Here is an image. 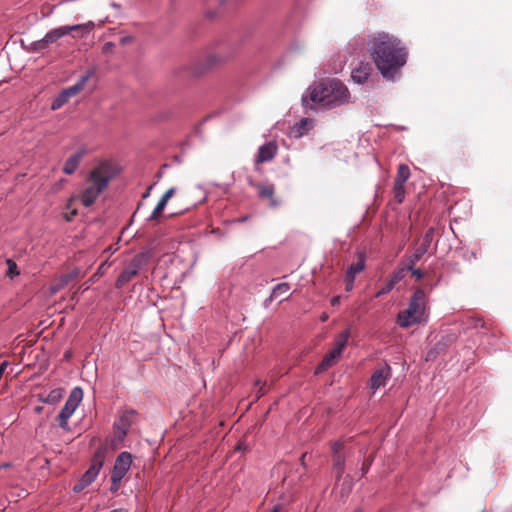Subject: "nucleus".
Segmentation results:
<instances>
[{"instance_id":"obj_28","label":"nucleus","mask_w":512,"mask_h":512,"mask_svg":"<svg viewBox=\"0 0 512 512\" xmlns=\"http://www.w3.org/2000/svg\"><path fill=\"white\" fill-rule=\"evenodd\" d=\"M167 201L163 200L162 198L159 200L158 204L152 211L151 215L148 217L149 221L157 220L160 213L165 209L167 205Z\"/></svg>"},{"instance_id":"obj_41","label":"nucleus","mask_w":512,"mask_h":512,"mask_svg":"<svg viewBox=\"0 0 512 512\" xmlns=\"http://www.w3.org/2000/svg\"><path fill=\"white\" fill-rule=\"evenodd\" d=\"M340 300H341V297L340 296H334L332 299H331V305L332 306H336L340 303Z\"/></svg>"},{"instance_id":"obj_7","label":"nucleus","mask_w":512,"mask_h":512,"mask_svg":"<svg viewBox=\"0 0 512 512\" xmlns=\"http://www.w3.org/2000/svg\"><path fill=\"white\" fill-rule=\"evenodd\" d=\"M83 399V390L80 387H75L71 390L64 406L57 416L59 426L64 431H70L68 423L69 418L73 415L79 404Z\"/></svg>"},{"instance_id":"obj_33","label":"nucleus","mask_w":512,"mask_h":512,"mask_svg":"<svg viewBox=\"0 0 512 512\" xmlns=\"http://www.w3.org/2000/svg\"><path fill=\"white\" fill-rule=\"evenodd\" d=\"M414 266L415 265H411L410 262L407 261L408 271H410L412 273V275L415 276L416 279H418V280L423 278V276H424L423 272L420 269L414 268Z\"/></svg>"},{"instance_id":"obj_40","label":"nucleus","mask_w":512,"mask_h":512,"mask_svg":"<svg viewBox=\"0 0 512 512\" xmlns=\"http://www.w3.org/2000/svg\"><path fill=\"white\" fill-rule=\"evenodd\" d=\"M113 47H114V44L112 42H107L103 45V52L107 53V52L111 51Z\"/></svg>"},{"instance_id":"obj_20","label":"nucleus","mask_w":512,"mask_h":512,"mask_svg":"<svg viewBox=\"0 0 512 512\" xmlns=\"http://www.w3.org/2000/svg\"><path fill=\"white\" fill-rule=\"evenodd\" d=\"M365 269V257L362 254H359L358 260L355 263H352L346 272L347 276H353L356 278V275L361 273Z\"/></svg>"},{"instance_id":"obj_44","label":"nucleus","mask_w":512,"mask_h":512,"mask_svg":"<svg viewBox=\"0 0 512 512\" xmlns=\"http://www.w3.org/2000/svg\"><path fill=\"white\" fill-rule=\"evenodd\" d=\"M247 219H248V216H243V217H240V218L234 220V222L242 223V222H245Z\"/></svg>"},{"instance_id":"obj_37","label":"nucleus","mask_w":512,"mask_h":512,"mask_svg":"<svg viewBox=\"0 0 512 512\" xmlns=\"http://www.w3.org/2000/svg\"><path fill=\"white\" fill-rule=\"evenodd\" d=\"M354 281L355 278L353 276H345V289L346 291L350 292L354 288Z\"/></svg>"},{"instance_id":"obj_45","label":"nucleus","mask_w":512,"mask_h":512,"mask_svg":"<svg viewBox=\"0 0 512 512\" xmlns=\"http://www.w3.org/2000/svg\"><path fill=\"white\" fill-rule=\"evenodd\" d=\"M368 469H369L368 466L363 465V467H362L363 474H365L368 471Z\"/></svg>"},{"instance_id":"obj_13","label":"nucleus","mask_w":512,"mask_h":512,"mask_svg":"<svg viewBox=\"0 0 512 512\" xmlns=\"http://www.w3.org/2000/svg\"><path fill=\"white\" fill-rule=\"evenodd\" d=\"M87 154V150L85 147H81L76 152H74L71 156H69L64 165L63 172L67 175H72L75 173L77 168L79 167L83 157Z\"/></svg>"},{"instance_id":"obj_32","label":"nucleus","mask_w":512,"mask_h":512,"mask_svg":"<svg viewBox=\"0 0 512 512\" xmlns=\"http://www.w3.org/2000/svg\"><path fill=\"white\" fill-rule=\"evenodd\" d=\"M393 288L394 286L389 281H387V283L376 293L375 297L379 298L385 294H388Z\"/></svg>"},{"instance_id":"obj_10","label":"nucleus","mask_w":512,"mask_h":512,"mask_svg":"<svg viewBox=\"0 0 512 512\" xmlns=\"http://www.w3.org/2000/svg\"><path fill=\"white\" fill-rule=\"evenodd\" d=\"M102 463L98 462L90 466V468L83 474L81 479L73 487L75 493L81 492L83 489L88 487L97 477Z\"/></svg>"},{"instance_id":"obj_15","label":"nucleus","mask_w":512,"mask_h":512,"mask_svg":"<svg viewBox=\"0 0 512 512\" xmlns=\"http://www.w3.org/2000/svg\"><path fill=\"white\" fill-rule=\"evenodd\" d=\"M94 70H88L84 75H82L75 84L65 88L62 90L64 94H66V97L70 99L71 97H74L78 95L86 86L89 79L93 76Z\"/></svg>"},{"instance_id":"obj_2","label":"nucleus","mask_w":512,"mask_h":512,"mask_svg":"<svg viewBox=\"0 0 512 512\" xmlns=\"http://www.w3.org/2000/svg\"><path fill=\"white\" fill-rule=\"evenodd\" d=\"M308 99L325 109H333L348 104L350 92L343 82L333 78L311 85L302 96L303 105H308Z\"/></svg>"},{"instance_id":"obj_47","label":"nucleus","mask_w":512,"mask_h":512,"mask_svg":"<svg viewBox=\"0 0 512 512\" xmlns=\"http://www.w3.org/2000/svg\"><path fill=\"white\" fill-rule=\"evenodd\" d=\"M480 325L481 327L484 326V322L482 320H477L476 326Z\"/></svg>"},{"instance_id":"obj_17","label":"nucleus","mask_w":512,"mask_h":512,"mask_svg":"<svg viewBox=\"0 0 512 512\" xmlns=\"http://www.w3.org/2000/svg\"><path fill=\"white\" fill-rule=\"evenodd\" d=\"M342 353L332 348L323 358V360L316 367L315 373L319 374L326 371L329 367L333 366L340 358Z\"/></svg>"},{"instance_id":"obj_4","label":"nucleus","mask_w":512,"mask_h":512,"mask_svg":"<svg viewBox=\"0 0 512 512\" xmlns=\"http://www.w3.org/2000/svg\"><path fill=\"white\" fill-rule=\"evenodd\" d=\"M428 317L426 294L424 290L416 289L409 300L407 309L398 313L396 323L401 328H409L415 324L426 323Z\"/></svg>"},{"instance_id":"obj_19","label":"nucleus","mask_w":512,"mask_h":512,"mask_svg":"<svg viewBox=\"0 0 512 512\" xmlns=\"http://www.w3.org/2000/svg\"><path fill=\"white\" fill-rule=\"evenodd\" d=\"M136 414H137V412L133 409L125 410L120 414L119 419H118V421L115 422V424L118 426H121L122 428H124L126 430H129Z\"/></svg>"},{"instance_id":"obj_22","label":"nucleus","mask_w":512,"mask_h":512,"mask_svg":"<svg viewBox=\"0 0 512 512\" xmlns=\"http://www.w3.org/2000/svg\"><path fill=\"white\" fill-rule=\"evenodd\" d=\"M349 337H350V330L345 329L343 332H341L336 337L333 348L338 350L340 353H342L348 343Z\"/></svg>"},{"instance_id":"obj_38","label":"nucleus","mask_w":512,"mask_h":512,"mask_svg":"<svg viewBox=\"0 0 512 512\" xmlns=\"http://www.w3.org/2000/svg\"><path fill=\"white\" fill-rule=\"evenodd\" d=\"M308 124V121L306 118H303L301 119L297 124H296V127H297V130H298V135H302L303 134V130L305 129L306 125Z\"/></svg>"},{"instance_id":"obj_39","label":"nucleus","mask_w":512,"mask_h":512,"mask_svg":"<svg viewBox=\"0 0 512 512\" xmlns=\"http://www.w3.org/2000/svg\"><path fill=\"white\" fill-rule=\"evenodd\" d=\"M175 190H176V189H175L174 187H172V188L168 189V190H167V191L162 195V197H161V198H162L163 200H165V201H167V202H168V201H169V199L174 195Z\"/></svg>"},{"instance_id":"obj_6","label":"nucleus","mask_w":512,"mask_h":512,"mask_svg":"<svg viewBox=\"0 0 512 512\" xmlns=\"http://www.w3.org/2000/svg\"><path fill=\"white\" fill-rule=\"evenodd\" d=\"M149 260L148 252H140L133 256L131 261L124 267L115 281L116 288L124 287L131 281Z\"/></svg>"},{"instance_id":"obj_48","label":"nucleus","mask_w":512,"mask_h":512,"mask_svg":"<svg viewBox=\"0 0 512 512\" xmlns=\"http://www.w3.org/2000/svg\"><path fill=\"white\" fill-rule=\"evenodd\" d=\"M42 409H43L42 407H36V408H35V411H36L37 413H40V412L42 411Z\"/></svg>"},{"instance_id":"obj_16","label":"nucleus","mask_w":512,"mask_h":512,"mask_svg":"<svg viewBox=\"0 0 512 512\" xmlns=\"http://www.w3.org/2000/svg\"><path fill=\"white\" fill-rule=\"evenodd\" d=\"M76 275L77 272H72L55 278L49 287L50 294L54 295L64 289L76 277Z\"/></svg>"},{"instance_id":"obj_31","label":"nucleus","mask_w":512,"mask_h":512,"mask_svg":"<svg viewBox=\"0 0 512 512\" xmlns=\"http://www.w3.org/2000/svg\"><path fill=\"white\" fill-rule=\"evenodd\" d=\"M122 480H123L122 477L111 475V487H110V490L112 492L118 491V489L120 488Z\"/></svg>"},{"instance_id":"obj_21","label":"nucleus","mask_w":512,"mask_h":512,"mask_svg":"<svg viewBox=\"0 0 512 512\" xmlns=\"http://www.w3.org/2000/svg\"><path fill=\"white\" fill-rule=\"evenodd\" d=\"M410 177V169L406 164H400L397 169V174L394 180V184H403L407 182Z\"/></svg>"},{"instance_id":"obj_5","label":"nucleus","mask_w":512,"mask_h":512,"mask_svg":"<svg viewBox=\"0 0 512 512\" xmlns=\"http://www.w3.org/2000/svg\"><path fill=\"white\" fill-rule=\"evenodd\" d=\"M95 28L93 21H88L82 24L64 25L48 31L43 38L31 43L30 50L32 52H41L46 50L50 45L55 44L60 38L72 33L74 38H82L90 34Z\"/></svg>"},{"instance_id":"obj_24","label":"nucleus","mask_w":512,"mask_h":512,"mask_svg":"<svg viewBox=\"0 0 512 512\" xmlns=\"http://www.w3.org/2000/svg\"><path fill=\"white\" fill-rule=\"evenodd\" d=\"M408 271V268H407V261L405 262V264L403 266H400L398 269H396L391 277L389 278V282L395 286L397 283H399L401 280L404 279V277L406 276V273Z\"/></svg>"},{"instance_id":"obj_36","label":"nucleus","mask_w":512,"mask_h":512,"mask_svg":"<svg viewBox=\"0 0 512 512\" xmlns=\"http://www.w3.org/2000/svg\"><path fill=\"white\" fill-rule=\"evenodd\" d=\"M343 446H344V445H343V442H341V441H336V442H334V443L332 444V447H331V448H332V451H333L334 456H336V455H342V454H341V451H342V449H343Z\"/></svg>"},{"instance_id":"obj_34","label":"nucleus","mask_w":512,"mask_h":512,"mask_svg":"<svg viewBox=\"0 0 512 512\" xmlns=\"http://www.w3.org/2000/svg\"><path fill=\"white\" fill-rule=\"evenodd\" d=\"M114 427H115V430H116V437L118 438L119 441H123L124 438L126 437L127 433H128V430L122 428L121 426H118L116 424H114Z\"/></svg>"},{"instance_id":"obj_12","label":"nucleus","mask_w":512,"mask_h":512,"mask_svg":"<svg viewBox=\"0 0 512 512\" xmlns=\"http://www.w3.org/2000/svg\"><path fill=\"white\" fill-rule=\"evenodd\" d=\"M391 377V368L385 365L373 372L370 378V388L375 393L380 387L384 386Z\"/></svg>"},{"instance_id":"obj_43","label":"nucleus","mask_w":512,"mask_h":512,"mask_svg":"<svg viewBox=\"0 0 512 512\" xmlns=\"http://www.w3.org/2000/svg\"><path fill=\"white\" fill-rule=\"evenodd\" d=\"M329 318V315L326 313V312H323L321 315H320V321L322 322H325L327 321Z\"/></svg>"},{"instance_id":"obj_49","label":"nucleus","mask_w":512,"mask_h":512,"mask_svg":"<svg viewBox=\"0 0 512 512\" xmlns=\"http://www.w3.org/2000/svg\"><path fill=\"white\" fill-rule=\"evenodd\" d=\"M354 512H362L361 509H356Z\"/></svg>"},{"instance_id":"obj_26","label":"nucleus","mask_w":512,"mask_h":512,"mask_svg":"<svg viewBox=\"0 0 512 512\" xmlns=\"http://www.w3.org/2000/svg\"><path fill=\"white\" fill-rule=\"evenodd\" d=\"M333 466L334 469L336 470L337 478H341L345 467V458L343 457V455L334 456Z\"/></svg>"},{"instance_id":"obj_18","label":"nucleus","mask_w":512,"mask_h":512,"mask_svg":"<svg viewBox=\"0 0 512 512\" xmlns=\"http://www.w3.org/2000/svg\"><path fill=\"white\" fill-rule=\"evenodd\" d=\"M257 188L259 197L269 199L271 201L270 204L273 207L278 205L277 201L274 199L275 186L273 184H259Z\"/></svg>"},{"instance_id":"obj_42","label":"nucleus","mask_w":512,"mask_h":512,"mask_svg":"<svg viewBox=\"0 0 512 512\" xmlns=\"http://www.w3.org/2000/svg\"><path fill=\"white\" fill-rule=\"evenodd\" d=\"M270 512H283V507L281 504H277L273 507V509Z\"/></svg>"},{"instance_id":"obj_1","label":"nucleus","mask_w":512,"mask_h":512,"mask_svg":"<svg viewBox=\"0 0 512 512\" xmlns=\"http://www.w3.org/2000/svg\"><path fill=\"white\" fill-rule=\"evenodd\" d=\"M367 45L382 77L394 80L407 62L408 51L401 40L389 33L378 32L369 37Z\"/></svg>"},{"instance_id":"obj_14","label":"nucleus","mask_w":512,"mask_h":512,"mask_svg":"<svg viewBox=\"0 0 512 512\" xmlns=\"http://www.w3.org/2000/svg\"><path fill=\"white\" fill-rule=\"evenodd\" d=\"M372 66L369 62L360 61L351 71V78L355 83L364 84L369 79Z\"/></svg>"},{"instance_id":"obj_3","label":"nucleus","mask_w":512,"mask_h":512,"mask_svg":"<svg viewBox=\"0 0 512 512\" xmlns=\"http://www.w3.org/2000/svg\"><path fill=\"white\" fill-rule=\"evenodd\" d=\"M119 172L118 166L113 161L102 160L97 163L87 174L85 186L80 194L83 206L93 205Z\"/></svg>"},{"instance_id":"obj_50","label":"nucleus","mask_w":512,"mask_h":512,"mask_svg":"<svg viewBox=\"0 0 512 512\" xmlns=\"http://www.w3.org/2000/svg\"><path fill=\"white\" fill-rule=\"evenodd\" d=\"M481 512H486V511H484V510H483V511H481Z\"/></svg>"},{"instance_id":"obj_25","label":"nucleus","mask_w":512,"mask_h":512,"mask_svg":"<svg viewBox=\"0 0 512 512\" xmlns=\"http://www.w3.org/2000/svg\"><path fill=\"white\" fill-rule=\"evenodd\" d=\"M62 389H53L45 397L40 396V401L44 403L54 404L57 403L62 397Z\"/></svg>"},{"instance_id":"obj_29","label":"nucleus","mask_w":512,"mask_h":512,"mask_svg":"<svg viewBox=\"0 0 512 512\" xmlns=\"http://www.w3.org/2000/svg\"><path fill=\"white\" fill-rule=\"evenodd\" d=\"M394 196L398 203H402L405 198V185L394 184L393 186Z\"/></svg>"},{"instance_id":"obj_11","label":"nucleus","mask_w":512,"mask_h":512,"mask_svg":"<svg viewBox=\"0 0 512 512\" xmlns=\"http://www.w3.org/2000/svg\"><path fill=\"white\" fill-rule=\"evenodd\" d=\"M278 152V146L275 141H269L258 148L255 156V164H261L273 160Z\"/></svg>"},{"instance_id":"obj_27","label":"nucleus","mask_w":512,"mask_h":512,"mask_svg":"<svg viewBox=\"0 0 512 512\" xmlns=\"http://www.w3.org/2000/svg\"><path fill=\"white\" fill-rule=\"evenodd\" d=\"M69 101V99L66 97V94H64V92H60L52 101V104H51V109L52 110H58L60 109L62 106H64L67 102Z\"/></svg>"},{"instance_id":"obj_35","label":"nucleus","mask_w":512,"mask_h":512,"mask_svg":"<svg viewBox=\"0 0 512 512\" xmlns=\"http://www.w3.org/2000/svg\"><path fill=\"white\" fill-rule=\"evenodd\" d=\"M258 386H259V389L257 390V396H256L257 399L266 393V389H265L266 383L265 382L261 383L260 380H257L255 382V387H258Z\"/></svg>"},{"instance_id":"obj_23","label":"nucleus","mask_w":512,"mask_h":512,"mask_svg":"<svg viewBox=\"0 0 512 512\" xmlns=\"http://www.w3.org/2000/svg\"><path fill=\"white\" fill-rule=\"evenodd\" d=\"M290 290V285L287 282L279 283L277 284L273 289L272 292L267 299V301H272L274 299H277L278 297L288 293Z\"/></svg>"},{"instance_id":"obj_9","label":"nucleus","mask_w":512,"mask_h":512,"mask_svg":"<svg viewBox=\"0 0 512 512\" xmlns=\"http://www.w3.org/2000/svg\"><path fill=\"white\" fill-rule=\"evenodd\" d=\"M132 465V455L127 452H121L114 463L111 475L124 478Z\"/></svg>"},{"instance_id":"obj_46","label":"nucleus","mask_w":512,"mask_h":512,"mask_svg":"<svg viewBox=\"0 0 512 512\" xmlns=\"http://www.w3.org/2000/svg\"><path fill=\"white\" fill-rule=\"evenodd\" d=\"M360 49L363 50L364 49V45H365V42L363 39H361V42H360Z\"/></svg>"},{"instance_id":"obj_8","label":"nucleus","mask_w":512,"mask_h":512,"mask_svg":"<svg viewBox=\"0 0 512 512\" xmlns=\"http://www.w3.org/2000/svg\"><path fill=\"white\" fill-rule=\"evenodd\" d=\"M434 228H429L422 236L418 247L406 258L411 265H415L428 251L434 239Z\"/></svg>"},{"instance_id":"obj_30","label":"nucleus","mask_w":512,"mask_h":512,"mask_svg":"<svg viewBox=\"0 0 512 512\" xmlns=\"http://www.w3.org/2000/svg\"><path fill=\"white\" fill-rule=\"evenodd\" d=\"M6 264L8 266V275L13 278L15 276H18L20 274L19 270H18V267H17V264L11 260V259H7L6 260Z\"/></svg>"}]
</instances>
